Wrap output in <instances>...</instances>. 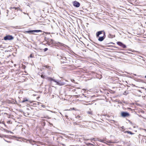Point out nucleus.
<instances>
[{
    "label": "nucleus",
    "mask_w": 146,
    "mask_h": 146,
    "mask_svg": "<svg viewBox=\"0 0 146 146\" xmlns=\"http://www.w3.org/2000/svg\"><path fill=\"white\" fill-rule=\"evenodd\" d=\"M84 140H88V139H84Z\"/></svg>",
    "instance_id": "58836bf2"
},
{
    "label": "nucleus",
    "mask_w": 146,
    "mask_h": 146,
    "mask_svg": "<svg viewBox=\"0 0 146 146\" xmlns=\"http://www.w3.org/2000/svg\"><path fill=\"white\" fill-rule=\"evenodd\" d=\"M73 125L75 126L76 125H79V124L76 121V122H74L73 123Z\"/></svg>",
    "instance_id": "6ab92c4d"
},
{
    "label": "nucleus",
    "mask_w": 146,
    "mask_h": 146,
    "mask_svg": "<svg viewBox=\"0 0 146 146\" xmlns=\"http://www.w3.org/2000/svg\"><path fill=\"white\" fill-rule=\"evenodd\" d=\"M125 133H127L129 134H130L131 135H132V134H134V133H132L130 131H125Z\"/></svg>",
    "instance_id": "4468645a"
},
{
    "label": "nucleus",
    "mask_w": 146,
    "mask_h": 146,
    "mask_svg": "<svg viewBox=\"0 0 146 146\" xmlns=\"http://www.w3.org/2000/svg\"><path fill=\"white\" fill-rule=\"evenodd\" d=\"M7 132H10V133H12V134L13 133V132H11V131H8Z\"/></svg>",
    "instance_id": "72a5a7b5"
},
{
    "label": "nucleus",
    "mask_w": 146,
    "mask_h": 146,
    "mask_svg": "<svg viewBox=\"0 0 146 146\" xmlns=\"http://www.w3.org/2000/svg\"><path fill=\"white\" fill-rule=\"evenodd\" d=\"M60 113V114L62 115V113Z\"/></svg>",
    "instance_id": "a19ab883"
},
{
    "label": "nucleus",
    "mask_w": 146,
    "mask_h": 146,
    "mask_svg": "<svg viewBox=\"0 0 146 146\" xmlns=\"http://www.w3.org/2000/svg\"><path fill=\"white\" fill-rule=\"evenodd\" d=\"M98 141L101 142H102L105 143H106L104 139H99Z\"/></svg>",
    "instance_id": "dca6fc26"
},
{
    "label": "nucleus",
    "mask_w": 146,
    "mask_h": 146,
    "mask_svg": "<svg viewBox=\"0 0 146 146\" xmlns=\"http://www.w3.org/2000/svg\"><path fill=\"white\" fill-rule=\"evenodd\" d=\"M145 78H146V76H145Z\"/></svg>",
    "instance_id": "e433bc0d"
},
{
    "label": "nucleus",
    "mask_w": 146,
    "mask_h": 146,
    "mask_svg": "<svg viewBox=\"0 0 146 146\" xmlns=\"http://www.w3.org/2000/svg\"><path fill=\"white\" fill-rule=\"evenodd\" d=\"M25 67V66H24L23 67Z\"/></svg>",
    "instance_id": "37998d69"
},
{
    "label": "nucleus",
    "mask_w": 146,
    "mask_h": 146,
    "mask_svg": "<svg viewBox=\"0 0 146 146\" xmlns=\"http://www.w3.org/2000/svg\"><path fill=\"white\" fill-rule=\"evenodd\" d=\"M88 113L89 114H91V115H92V112H91V111H88Z\"/></svg>",
    "instance_id": "b1692460"
},
{
    "label": "nucleus",
    "mask_w": 146,
    "mask_h": 146,
    "mask_svg": "<svg viewBox=\"0 0 146 146\" xmlns=\"http://www.w3.org/2000/svg\"><path fill=\"white\" fill-rule=\"evenodd\" d=\"M117 44L123 48H126V46L121 42H117Z\"/></svg>",
    "instance_id": "39448f33"
},
{
    "label": "nucleus",
    "mask_w": 146,
    "mask_h": 146,
    "mask_svg": "<svg viewBox=\"0 0 146 146\" xmlns=\"http://www.w3.org/2000/svg\"><path fill=\"white\" fill-rule=\"evenodd\" d=\"M77 94H78V93L77 92H76Z\"/></svg>",
    "instance_id": "49530a36"
},
{
    "label": "nucleus",
    "mask_w": 146,
    "mask_h": 146,
    "mask_svg": "<svg viewBox=\"0 0 146 146\" xmlns=\"http://www.w3.org/2000/svg\"><path fill=\"white\" fill-rule=\"evenodd\" d=\"M72 110H75V108H72Z\"/></svg>",
    "instance_id": "c9c22d12"
},
{
    "label": "nucleus",
    "mask_w": 146,
    "mask_h": 146,
    "mask_svg": "<svg viewBox=\"0 0 146 146\" xmlns=\"http://www.w3.org/2000/svg\"><path fill=\"white\" fill-rule=\"evenodd\" d=\"M48 50V48H45L44 49V52H46Z\"/></svg>",
    "instance_id": "4be33fe9"
},
{
    "label": "nucleus",
    "mask_w": 146,
    "mask_h": 146,
    "mask_svg": "<svg viewBox=\"0 0 146 146\" xmlns=\"http://www.w3.org/2000/svg\"><path fill=\"white\" fill-rule=\"evenodd\" d=\"M88 144H89V145H91V144H91V143H88Z\"/></svg>",
    "instance_id": "4c0bfd02"
},
{
    "label": "nucleus",
    "mask_w": 146,
    "mask_h": 146,
    "mask_svg": "<svg viewBox=\"0 0 146 146\" xmlns=\"http://www.w3.org/2000/svg\"><path fill=\"white\" fill-rule=\"evenodd\" d=\"M82 95L83 96H84L85 97H87V96H86L85 95H84V94H83Z\"/></svg>",
    "instance_id": "c756f323"
},
{
    "label": "nucleus",
    "mask_w": 146,
    "mask_h": 146,
    "mask_svg": "<svg viewBox=\"0 0 146 146\" xmlns=\"http://www.w3.org/2000/svg\"><path fill=\"white\" fill-rule=\"evenodd\" d=\"M99 38L98 39V40L100 41H103L105 38H104L103 36H100V37H99Z\"/></svg>",
    "instance_id": "9d476101"
},
{
    "label": "nucleus",
    "mask_w": 146,
    "mask_h": 146,
    "mask_svg": "<svg viewBox=\"0 0 146 146\" xmlns=\"http://www.w3.org/2000/svg\"><path fill=\"white\" fill-rule=\"evenodd\" d=\"M24 13V14H26V13Z\"/></svg>",
    "instance_id": "a18cd8bd"
},
{
    "label": "nucleus",
    "mask_w": 146,
    "mask_h": 146,
    "mask_svg": "<svg viewBox=\"0 0 146 146\" xmlns=\"http://www.w3.org/2000/svg\"><path fill=\"white\" fill-rule=\"evenodd\" d=\"M49 43H50L51 44H60V45L61 46H63L65 48L67 47L68 48H69V47L68 46L62 43H60L59 42H56L52 39H50L49 40Z\"/></svg>",
    "instance_id": "f03ea898"
},
{
    "label": "nucleus",
    "mask_w": 146,
    "mask_h": 146,
    "mask_svg": "<svg viewBox=\"0 0 146 146\" xmlns=\"http://www.w3.org/2000/svg\"><path fill=\"white\" fill-rule=\"evenodd\" d=\"M50 124H51V125H52V124H50Z\"/></svg>",
    "instance_id": "c03bdc74"
},
{
    "label": "nucleus",
    "mask_w": 146,
    "mask_h": 146,
    "mask_svg": "<svg viewBox=\"0 0 146 146\" xmlns=\"http://www.w3.org/2000/svg\"><path fill=\"white\" fill-rule=\"evenodd\" d=\"M58 58L60 59V61L62 63L67 62L66 61V58L65 57L60 56L58 57Z\"/></svg>",
    "instance_id": "7ed1b4c3"
},
{
    "label": "nucleus",
    "mask_w": 146,
    "mask_h": 146,
    "mask_svg": "<svg viewBox=\"0 0 146 146\" xmlns=\"http://www.w3.org/2000/svg\"><path fill=\"white\" fill-rule=\"evenodd\" d=\"M103 32V31H98L97 33H96V36L97 37H99V35L102 33Z\"/></svg>",
    "instance_id": "1a4fd4ad"
},
{
    "label": "nucleus",
    "mask_w": 146,
    "mask_h": 146,
    "mask_svg": "<svg viewBox=\"0 0 146 146\" xmlns=\"http://www.w3.org/2000/svg\"><path fill=\"white\" fill-rule=\"evenodd\" d=\"M52 96V97H53L54 96L53 95Z\"/></svg>",
    "instance_id": "ea45409f"
},
{
    "label": "nucleus",
    "mask_w": 146,
    "mask_h": 146,
    "mask_svg": "<svg viewBox=\"0 0 146 146\" xmlns=\"http://www.w3.org/2000/svg\"><path fill=\"white\" fill-rule=\"evenodd\" d=\"M65 117H66V119H68V116L67 115H65Z\"/></svg>",
    "instance_id": "2f4dec72"
},
{
    "label": "nucleus",
    "mask_w": 146,
    "mask_h": 146,
    "mask_svg": "<svg viewBox=\"0 0 146 146\" xmlns=\"http://www.w3.org/2000/svg\"><path fill=\"white\" fill-rule=\"evenodd\" d=\"M5 136L3 135H1V134H0V137H4Z\"/></svg>",
    "instance_id": "cd10ccee"
},
{
    "label": "nucleus",
    "mask_w": 146,
    "mask_h": 146,
    "mask_svg": "<svg viewBox=\"0 0 146 146\" xmlns=\"http://www.w3.org/2000/svg\"><path fill=\"white\" fill-rule=\"evenodd\" d=\"M44 106H44V105H42V107H44Z\"/></svg>",
    "instance_id": "f704fd0d"
},
{
    "label": "nucleus",
    "mask_w": 146,
    "mask_h": 146,
    "mask_svg": "<svg viewBox=\"0 0 146 146\" xmlns=\"http://www.w3.org/2000/svg\"><path fill=\"white\" fill-rule=\"evenodd\" d=\"M79 88H77L75 89H74V90H73V91H74V92H76V91H77V90H78Z\"/></svg>",
    "instance_id": "5701e85b"
},
{
    "label": "nucleus",
    "mask_w": 146,
    "mask_h": 146,
    "mask_svg": "<svg viewBox=\"0 0 146 146\" xmlns=\"http://www.w3.org/2000/svg\"><path fill=\"white\" fill-rule=\"evenodd\" d=\"M73 4L74 6L76 7H78L80 6V3L76 1L73 2Z\"/></svg>",
    "instance_id": "0eeeda50"
},
{
    "label": "nucleus",
    "mask_w": 146,
    "mask_h": 146,
    "mask_svg": "<svg viewBox=\"0 0 146 146\" xmlns=\"http://www.w3.org/2000/svg\"><path fill=\"white\" fill-rule=\"evenodd\" d=\"M2 46H3L2 45H0V48H3V47Z\"/></svg>",
    "instance_id": "473e14b6"
},
{
    "label": "nucleus",
    "mask_w": 146,
    "mask_h": 146,
    "mask_svg": "<svg viewBox=\"0 0 146 146\" xmlns=\"http://www.w3.org/2000/svg\"><path fill=\"white\" fill-rule=\"evenodd\" d=\"M76 119H79L80 118H82V117L81 116H80L79 115H77V116L76 117Z\"/></svg>",
    "instance_id": "f3484780"
},
{
    "label": "nucleus",
    "mask_w": 146,
    "mask_h": 146,
    "mask_svg": "<svg viewBox=\"0 0 146 146\" xmlns=\"http://www.w3.org/2000/svg\"><path fill=\"white\" fill-rule=\"evenodd\" d=\"M115 37V35H112L111 34H109L108 35V37L110 38H112L113 37Z\"/></svg>",
    "instance_id": "f8f14e48"
},
{
    "label": "nucleus",
    "mask_w": 146,
    "mask_h": 146,
    "mask_svg": "<svg viewBox=\"0 0 146 146\" xmlns=\"http://www.w3.org/2000/svg\"><path fill=\"white\" fill-rule=\"evenodd\" d=\"M48 80L49 81H53L56 82L57 85L60 86L64 85L65 84V83L64 82L59 80H56L50 77L48 78Z\"/></svg>",
    "instance_id": "f257e3e1"
},
{
    "label": "nucleus",
    "mask_w": 146,
    "mask_h": 146,
    "mask_svg": "<svg viewBox=\"0 0 146 146\" xmlns=\"http://www.w3.org/2000/svg\"><path fill=\"white\" fill-rule=\"evenodd\" d=\"M134 75L135 76H136V75L135 74H134Z\"/></svg>",
    "instance_id": "79ce46f5"
},
{
    "label": "nucleus",
    "mask_w": 146,
    "mask_h": 146,
    "mask_svg": "<svg viewBox=\"0 0 146 146\" xmlns=\"http://www.w3.org/2000/svg\"><path fill=\"white\" fill-rule=\"evenodd\" d=\"M4 139V140H5V141H6L7 142L9 143H11V141H6V140H5V139Z\"/></svg>",
    "instance_id": "c85d7f7f"
},
{
    "label": "nucleus",
    "mask_w": 146,
    "mask_h": 146,
    "mask_svg": "<svg viewBox=\"0 0 146 146\" xmlns=\"http://www.w3.org/2000/svg\"><path fill=\"white\" fill-rule=\"evenodd\" d=\"M121 116L123 117H128L129 115V114L127 112H122L121 113Z\"/></svg>",
    "instance_id": "423d86ee"
},
{
    "label": "nucleus",
    "mask_w": 146,
    "mask_h": 146,
    "mask_svg": "<svg viewBox=\"0 0 146 146\" xmlns=\"http://www.w3.org/2000/svg\"><path fill=\"white\" fill-rule=\"evenodd\" d=\"M94 139H92V140H93Z\"/></svg>",
    "instance_id": "de8ad7c7"
},
{
    "label": "nucleus",
    "mask_w": 146,
    "mask_h": 146,
    "mask_svg": "<svg viewBox=\"0 0 146 146\" xmlns=\"http://www.w3.org/2000/svg\"><path fill=\"white\" fill-rule=\"evenodd\" d=\"M30 57L31 58L34 57L33 56V55L32 54L30 55Z\"/></svg>",
    "instance_id": "bb28decb"
},
{
    "label": "nucleus",
    "mask_w": 146,
    "mask_h": 146,
    "mask_svg": "<svg viewBox=\"0 0 146 146\" xmlns=\"http://www.w3.org/2000/svg\"><path fill=\"white\" fill-rule=\"evenodd\" d=\"M12 8L15 9V10H16V9H17L18 8L19 9V7H18H18H14Z\"/></svg>",
    "instance_id": "393cba45"
},
{
    "label": "nucleus",
    "mask_w": 146,
    "mask_h": 146,
    "mask_svg": "<svg viewBox=\"0 0 146 146\" xmlns=\"http://www.w3.org/2000/svg\"><path fill=\"white\" fill-rule=\"evenodd\" d=\"M44 68H43L44 69H45V68L48 69H49L51 68V67L50 66H48L46 65L45 66H44Z\"/></svg>",
    "instance_id": "ddd939ff"
},
{
    "label": "nucleus",
    "mask_w": 146,
    "mask_h": 146,
    "mask_svg": "<svg viewBox=\"0 0 146 146\" xmlns=\"http://www.w3.org/2000/svg\"><path fill=\"white\" fill-rule=\"evenodd\" d=\"M28 100L27 99H24L22 101V103H24L25 102L28 101Z\"/></svg>",
    "instance_id": "a211bd4d"
},
{
    "label": "nucleus",
    "mask_w": 146,
    "mask_h": 146,
    "mask_svg": "<svg viewBox=\"0 0 146 146\" xmlns=\"http://www.w3.org/2000/svg\"><path fill=\"white\" fill-rule=\"evenodd\" d=\"M41 31L40 30H31L27 32L28 33H32L33 32H40Z\"/></svg>",
    "instance_id": "6e6552de"
},
{
    "label": "nucleus",
    "mask_w": 146,
    "mask_h": 146,
    "mask_svg": "<svg viewBox=\"0 0 146 146\" xmlns=\"http://www.w3.org/2000/svg\"><path fill=\"white\" fill-rule=\"evenodd\" d=\"M76 121L79 124V123L81 122L82 121V118Z\"/></svg>",
    "instance_id": "2eb2a0df"
},
{
    "label": "nucleus",
    "mask_w": 146,
    "mask_h": 146,
    "mask_svg": "<svg viewBox=\"0 0 146 146\" xmlns=\"http://www.w3.org/2000/svg\"><path fill=\"white\" fill-rule=\"evenodd\" d=\"M126 92L125 91L124 92V93H123V95H126Z\"/></svg>",
    "instance_id": "7c9ffc66"
},
{
    "label": "nucleus",
    "mask_w": 146,
    "mask_h": 146,
    "mask_svg": "<svg viewBox=\"0 0 146 146\" xmlns=\"http://www.w3.org/2000/svg\"><path fill=\"white\" fill-rule=\"evenodd\" d=\"M41 77L43 78H45V76L42 75H41Z\"/></svg>",
    "instance_id": "a878e982"
},
{
    "label": "nucleus",
    "mask_w": 146,
    "mask_h": 146,
    "mask_svg": "<svg viewBox=\"0 0 146 146\" xmlns=\"http://www.w3.org/2000/svg\"><path fill=\"white\" fill-rule=\"evenodd\" d=\"M103 36L104 37V38H105L106 37V34H105V32L104 31H103Z\"/></svg>",
    "instance_id": "412c9836"
},
{
    "label": "nucleus",
    "mask_w": 146,
    "mask_h": 146,
    "mask_svg": "<svg viewBox=\"0 0 146 146\" xmlns=\"http://www.w3.org/2000/svg\"><path fill=\"white\" fill-rule=\"evenodd\" d=\"M46 122L47 123H48V122H47V121H46V122H45L44 121H41V126L42 127H44L45 125V124H46Z\"/></svg>",
    "instance_id": "9b49d317"
},
{
    "label": "nucleus",
    "mask_w": 146,
    "mask_h": 146,
    "mask_svg": "<svg viewBox=\"0 0 146 146\" xmlns=\"http://www.w3.org/2000/svg\"><path fill=\"white\" fill-rule=\"evenodd\" d=\"M106 142L109 143H114V142L111 141H107Z\"/></svg>",
    "instance_id": "aec40b11"
},
{
    "label": "nucleus",
    "mask_w": 146,
    "mask_h": 146,
    "mask_svg": "<svg viewBox=\"0 0 146 146\" xmlns=\"http://www.w3.org/2000/svg\"><path fill=\"white\" fill-rule=\"evenodd\" d=\"M13 39V37L11 35L7 36L4 37V39L5 40H11Z\"/></svg>",
    "instance_id": "20e7f679"
}]
</instances>
